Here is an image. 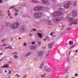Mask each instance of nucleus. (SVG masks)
I'll list each match as a JSON object with an SVG mask.
<instances>
[{
  "label": "nucleus",
  "instance_id": "obj_1",
  "mask_svg": "<svg viewBox=\"0 0 78 78\" xmlns=\"http://www.w3.org/2000/svg\"><path fill=\"white\" fill-rule=\"evenodd\" d=\"M58 9L60 11L54 12L52 14L53 17H56L62 16V15L63 13L65 12L64 9L62 8H59Z\"/></svg>",
  "mask_w": 78,
  "mask_h": 78
},
{
  "label": "nucleus",
  "instance_id": "obj_2",
  "mask_svg": "<svg viewBox=\"0 0 78 78\" xmlns=\"http://www.w3.org/2000/svg\"><path fill=\"white\" fill-rule=\"evenodd\" d=\"M20 26V24L18 22H15L14 23L11 24L10 27L13 29H15L17 28Z\"/></svg>",
  "mask_w": 78,
  "mask_h": 78
},
{
  "label": "nucleus",
  "instance_id": "obj_3",
  "mask_svg": "<svg viewBox=\"0 0 78 78\" xmlns=\"http://www.w3.org/2000/svg\"><path fill=\"white\" fill-rule=\"evenodd\" d=\"M42 16V13L41 12H36L34 14V17L36 18H40Z\"/></svg>",
  "mask_w": 78,
  "mask_h": 78
},
{
  "label": "nucleus",
  "instance_id": "obj_4",
  "mask_svg": "<svg viewBox=\"0 0 78 78\" xmlns=\"http://www.w3.org/2000/svg\"><path fill=\"white\" fill-rule=\"evenodd\" d=\"M43 9V7L41 6H36L34 7L33 9L35 11H39Z\"/></svg>",
  "mask_w": 78,
  "mask_h": 78
},
{
  "label": "nucleus",
  "instance_id": "obj_5",
  "mask_svg": "<svg viewBox=\"0 0 78 78\" xmlns=\"http://www.w3.org/2000/svg\"><path fill=\"white\" fill-rule=\"evenodd\" d=\"M74 19L72 17L69 18L68 22L69 24V26H71L74 23Z\"/></svg>",
  "mask_w": 78,
  "mask_h": 78
},
{
  "label": "nucleus",
  "instance_id": "obj_6",
  "mask_svg": "<svg viewBox=\"0 0 78 78\" xmlns=\"http://www.w3.org/2000/svg\"><path fill=\"white\" fill-rule=\"evenodd\" d=\"M72 5V2L70 1H68L67 3L64 5V7L65 8H69L70 6Z\"/></svg>",
  "mask_w": 78,
  "mask_h": 78
},
{
  "label": "nucleus",
  "instance_id": "obj_7",
  "mask_svg": "<svg viewBox=\"0 0 78 78\" xmlns=\"http://www.w3.org/2000/svg\"><path fill=\"white\" fill-rule=\"evenodd\" d=\"M44 69L45 71L49 72H53V70H52V69L47 66H45L44 67Z\"/></svg>",
  "mask_w": 78,
  "mask_h": 78
},
{
  "label": "nucleus",
  "instance_id": "obj_8",
  "mask_svg": "<svg viewBox=\"0 0 78 78\" xmlns=\"http://www.w3.org/2000/svg\"><path fill=\"white\" fill-rule=\"evenodd\" d=\"M72 16L73 17H75L77 16V13L76 11L73 10L72 12Z\"/></svg>",
  "mask_w": 78,
  "mask_h": 78
},
{
  "label": "nucleus",
  "instance_id": "obj_9",
  "mask_svg": "<svg viewBox=\"0 0 78 78\" xmlns=\"http://www.w3.org/2000/svg\"><path fill=\"white\" fill-rule=\"evenodd\" d=\"M44 23L51 26H52L53 25V23L50 20H46V21H45Z\"/></svg>",
  "mask_w": 78,
  "mask_h": 78
},
{
  "label": "nucleus",
  "instance_id": "obj_10",
  "mask_svg": "<svg viewBox=\"0 0 78 78\" xmlns=\"http://www.w3.org/2000/svg\"><path fill=\"white\" fill-rule=\"evenodd\" d=\"M42 2L45 5H48L49 4V2L48 0H42Z\"/></svg>",
  "mask_w": 78,
  "mask_h": 78
},
{
  "label": "nucleus",
  "instance_id": "obj_11",
  "mask_svg": "<svg viewBox=\"0 0 78 78\" xmlns=\"http://www.w3.org/2000/svg\"><path fill=\"white\" fill-rule=\"evenodd\" d=\"M59 20L58 17L55 18L53 20V22L55 23H57L59 22Z\"/></svg>",
  "mask_w": 78,
  "mask_h": 78
},
{
  "label": "nucleus",
  "instance_id": "obj_12",
  "mask_svg": "<svg viewBox=\"0 0 78 78\" xmlns=\"http://www.w3.org/2000/svg\"><path fill=\"white\" fill-rule=\"evenodd\" d=\"M19 30L21 31H24L25 30V27L24 26H22L19 28Z\"/></svg>",
  "mask_w": 78,
  "mask_h": 78
},
{
  "label": "nucleus",
  "instance_id": "obj_13",
  "mask_svg": "<svg viewBox=\"0 0 78 78\" xmlns=\"http://www.w3.org/2000/svg\"><path fill=\"white\" fill-rule=\"evenodd\" d=\"M43 52L41 51H39L38 53V55L39 56H42L43 55Z\"/></svg>",
  "mask_w": 78,
  "mask_h": 78
},
{
  "label": "nucleus",
  "instance_id": "obj_14",
  "mask_svg": "<svg viewBox=\"0 0 78 78\" xmlns=\"http://www.w3.org/2000/svg\"><path fill=\"white\" fill-rule=\"evenodd\" d=\"M9 65H5L4 66H2L1 68H9Z\"/></svg>",
  "mask_w": 78,
  "mask_h": 78
},
{
  "label": "nucleus",
  "instance_id": "obj_15",
  "mask_svg": "<svg viewBox=\"0 0 78 78\" xmlns=\"http://www.w3.org/2000/svg\"><path fill=\"white\" fill-rule=\"evenodd\" d=\"M58 18V20H60V21H62L64 19V18L63 17H60Z\"/></svg>",
  "mask_w": 78,
  "mask_h": 78
},
{
  "label": "nucleus",
  "instance_id": "obj_16",
  "mask_svg": "<svg viewBox=\"0 0 78 78\" xmlns=\"http://www.w3.org/2000/svg\"><path fill=\"white\" fill-rule=\"evenodd\" d=\"M48 47L50 48H51L53 46H52V43H51L50 44H49L48 45Z\"/></svg>",
  "mask_w": 78,
  "mask_h": 78
},
{
  "label": "nucleus",
  "instance_id": "obj_17",
  "mask_svg": "<svg viewBox=\"0 0 78 78\" xmlns=\"http://www.w3.org/2000/svg\"><path fill=\"white\" fill-rule=\"evenodd\" d=\"M31 55V53L29 52L27 53L25 55V57H27V56H30Z\"/></svg>",
  "mask_w": 78,
  "mask_h": 78
},
{
  "label": "nucleus",
  "instance_id": "obj_18",
  "mask_svg": "<svg viewBox=\"0 0 78 78\" xmlns=\"http://www.w3.org/2000/svg\"><path fill=\"white\" fill-rule=\"evenodd\" d=\"M32 2L34 3H38L39 1H36V0H32Z\"/></svg>",
  "mask_w": 78,
  "mask_h": 78
},
{
  "label": "nucleus",
  "instance_id": "obj_19",
  "mask_svg": "<svg viewBox=\"0 0 78 78\" xmlns=\"http://www.w3.org/2000/svg\"><path fill=\"white\" fill-rule=\"evenodd\" d=\"M38 35L39 36V37L40 38H42V34H40L39 33H38Z\"/></svg>",
  "mask_w": 78,
  "mask_h": 78
},
{
  "label": "nucleus",
  "instance_id": "obj_20",
  "mask_svg": "<svg viewBox=\"0 0 78 78\" xmlns=\"http://www.w3.org/2000/svg\"><path fill=\"white\" fill-rule=\"evenodd\" d=\"M44 64V62H43L41 63V65H40V69L42 68L43 67V65Z\"/></svg>",
  "mask_w": 78,
  "mask_h": 78
},
{
  "label": "nucleus",
  "instance_id": "obj_21",
  "mask_svg": "<svg viewBox=\"0 0 78 78\" xmlns=\"http://www.w3.org/2000/svg\"><path fill=\"white\" fill-rule=\"evenodd\" d=\"M50 53V51H48L47 52V53L45 55V56H46V57H47V56H48V55Z\"/></svg>",
  "mask_w": 78,
  "mask_h": 78
},
{
  "label": "nucleus",
  "instance_id": "obj_22",
  "mask_svg": "<svg viewBox=\"0 0 78 78\" xmlns=\"http://www.w3.org/2000/svg\"><path fill=\"white\" fill-rule=\"evenodd\" d=\"M76 45L75 44H73V45H72L70 48V49L73 48L75 47L76 46Z\"/></svg>",
  "mask_w": 78,
  "mask_h": 78
},
{
  "label": "nucleus",
  "instance_id": "obj_23",
  "mask_svg": "<svg viewBox=\"0 0 78 78\" xmlns=\"http://www.w3.org/2000/svg\"><path fill=\"white\" fill-rule=\"evenodd\" d=\"M69 44L72 45L73 43V42L71 41H69Z\"/></svg>",
  "mask_w": 78,
  "mask_h": 78
},
{
  "label": "nucleus",
  "instance_id": "obj_24",
  "mask_svg": "<svg viewBox=\"0 0 78 78\" xmlns=\"http://www.w3.org/2000/svg\"><path fill=\"white\" fill-rule=\"evenodd\" d=\"M30 48L32 50H34V46H30Z\"/></svg>",
  "mask_w": 78,
  "mask_h": 78
},
{
  "label": "nucleus",
  "instance_id": "obj_25",
  "mask_svg": "<svg viewBox=\"0 0 78 78\" xmlns=\"http://www.w3.org/2000/svg\"><path fill=\"white\" fill-rule=\"evenodd\" d=\"M45 74L41 75V77L42 78H44L45 77Z\"/></svg>",
  "mask_w": 78,
  "mask_h": 78
},
{
  "label": "nucleus",
  "instance_id": "obj_26",
  "mask_svg": "<svg viewBox=\"0 0 78 78\" xmlns=\"http://www.w3.org/2000/svg\"><path fill=\"white\" fill-rule=\"evenodd\" d=\"M76 20H76L75 21H74V22H75L74 23V25H76L78 23L77 21H76Z\"/></svg>",
  "mask_w": 78,
  "mask_h": 78
},
{
  "label": "nucleus",
  "instance_id": "obj_27",
  "mask_svg": "<svg viewBox=\"0 0 78 78\" xmlns=\"http://www.w3.org/2000/svg\"><path fill=\"white\" fill-rule=\"evenodd\" d=\"M33 46L34 48V50H35L37 48V45L35 44Z\"/></svg>",
  "mask_w": 78,
  "mask_h": 78
},
{
  "label": "nucleus",
  "instance_id": "obj_28",
  "mask_svg": "<svg viewBox=\"0 0 78 78\" xmlns=\"http://www.w3.org/2000/svg\"><path fill=\"white\" fill-rule=\"evenodd\" d=\"M14 11H17V12H19V10L18 9H17V8H15L14 9Z\"/></svg>",
  "mask_w": 78,
  "mask_h": 78
},
{
  "label": "nucleus",
  "instance_id": "obj_29",
  "mask_svg": "<svg viewBox=\"0 0 78 78\" xmlns=\"http://www.w3.org/2000/svg\"><path fill=\"white\" fill-rule=\"evenodd\" d=\"M74 6H76L77 5V2H74Z\"/></svg>",
  "mask_w": 78,
  "mask_h": 78
},
{
  "label": "nucleus",
  "instance_id": "obj_30",
  "mask_svg": "<svg viewBox=\"0 0 78 78\" xmlns=\"http://www.w3.org/2000/svg\"><path fill=\"white\" fill-rule=\"evenodd\" d=\"M6 39H2V43H4V41L6 40Z\"/></svg>",
  "mask_w": 78,
  "mask_h": 78
},
{
  "label": "nucleus",
  "instance_id": "obj_31",
  "mask_svg": "<svg viewBox=\"0 0 78 78\" xmlns=\"http://www.w3.org/2000/svg\"><path fill=\"white\" fill-rule=\"evenodd\" d=\"M46 40H48V41H50V38H49V37H46Z\"/></svg>",
  "mask_w": 78,
  "mask_h": 78
},
{
  "label": "nucleus",
  "instance_id": "obj_32",
  "mask_svg": "<svg viewBox=\"0 0 78 78\" xmlns=\"http://www.w3.org/2000/svg\"><path fill=\"white\" fill-rule=\"evenodd\" d=\"M14 58L15 59H17V58H18V56L17 55H15L14 56Z\"/></svg>",
  "mask_w": 78,
  "mask_h": 78
},
{
  "label": "nucleus",
  "instance_id": "obj_33",
  "mask_svg": "<svg viewBox=\"0 0 78 78\" xmlns=\"http://www.w3.org/2000/svg\"><path fill=\"white\" fill-rule=\"evenodd\" d=\"M54 32H51L50 34L52 36H54L55 37V36H54L53 35V34H54Z\"/></svg>",
  "mask_w": 78,
  "mask_h": 78
},
{
  "label": "nucleus",
  "instance_id": "obj_34",
  "mask_svg": "<svg viewBox=\"0 0 78 78\" xmlns=\"http://www.w3.org/2000/svg\"><path fill=\"white\" fill-rule=\"evenodd\" d=\"M15 15L16 16H17L18 15V13L17 12H16Z\"/></svg>",
  "mask_w": 78,
  "mask_h": 78
},
{
  "label": "nucleus",
  "instance_id": "obj_35",
  "mask_svg": "<svg viewBox=\"0 0 78 78\" xmlns=\"http://www.w3.org/2000/svg\"><path fill=\"white\" fill-rule=\"evenodd\" d=\"M9 23H5V25L6 26H8L9 25Z\"/></svg>",
  "mask_w": 78,
  "mask_h": 78
},
{
  "label": "nucleus",
  "instance_id": "obj_36",
  "mask_svg": "<svg viewBox=\"0 0 78 78\" xmlns=\"http://www.w3.org/2000/svg\"><path fill=\"white\" fill-rule=\"evenodd\" d=\"M26 6V4L25 3H24L22 5V7H25Z\"/></svg>",
  "mask_w": 78,
  "mask_h": 78
},
{
  "label": "nucleus",
  "instance_id": "obj_37",
  "mask_svg": "<svg viewBox=\"0 0 78 78\" xmlns=\"http://www.w3.org/2000/svg\"><path fill=\"white\" fill-rule=\"evenodd\" d=\"M27 43L25 42L24 44H23V45L24 46H27Z\"/></svg>",
  "mask_w": 78,
  "mask_h": 78
},
{
  "label": "nucleus",
  "instance_id": "obj_38",
  "mask_svg": "<svg viewBox=\"0 0 78 78\" xmlns=\"http://www.w3.org/2000/svg\"><path fill=\"white\" fill-rule=\"evenodd\" d=\"M14 55H18V53L17 52H14Z\"/></svg>",
  "mask_w": 78,
  "mask_h": 78
},
{
  "label": "nucleus",
  "instance_id": "obj_39",
  "mask_svg": "<svg viewBox=\"0 0 78 78\" xmlns=\"http://www.w3.org/2000/svg\"><path fill=\"white\" fill-rule=\"evenodd\" d=\"M22 17H23L26 18V16L25 15L23 14L22 15Z\"/></svg>",
  "mask_w": 78,
  "mask_h": 78
},
{
  "label": "nucleus",
  "instance_id": "obj_40",
  "mask_svg": "<svg viewBox=\"0 0 78 78\" xmlns=\"http://www.w3.org/2000/svg\"><path fill=\"white\" fill-rule=\"evenodd\" d=\"M15 7H16V6L15 5L13 6H12L11 7V9L14 8H15Z\"/></svg>",
  "mask_w": 78,
  "mask_h": 78
},
{
  "label": "nucleus",
  "instance_id": "obj_41",
  "mask_svg": "<svg viewBox=\"0 0 78 78\" xmlns=\"http://www.w3.org/2000/svg\"><path fill=\"white\" fill-rule=\"evenodd\" d=\"M9 48L12 49V46H9Z\"/></svg>",
  "mask_w": 78,
  "mask_h": 78
},
{
  "label": "nucleus",
  "instance_id": "obj_42",
  "mask_svg": "<svg viewBox=\"0 0 78 78\" xmlns=\"http://www.w3.org/2000/svg\"><path fill=\"white\" fill-rule=\"evenodd\" d=\"M33 30L34 31H37V29H33Z\"/></svg>",
  "mask_w": 78,
  "mask_h": 78
},
{
  "label": "nucleus",
  "instance_id": "obj_43",
  "mask_svg": "<svg viewBox=\"0 0 78 78\" xmlns=\"http://www.w3.org/2000/svg\"><path fill=\"white\" fill-rule=\"evenodd\" d=\"M6 46V44H3L2 46Z\"/></svg>",
  "mask_w": 78,
  "mask_h": 78
},
{
  "label": "nucleus",
  "instance_id": "obj_44",
  "mask_svg": "<svg viewBox=\"0 0 78 78\" xmlns=\"http://www.w3.org/2000/svg\"><path fill=\"white\" fill-rule=\"evenodd\" d=\"M59 26H60V27H62V26L63 25H62V24L61 23V24H60V25H59Z\"/></svg>",
  "mask_w": 78,
  "mask_h": 78
},
{
  "label": "nucleus",
  "instance_id": "obj_45",
  "mask_svg": "<svg viewBox=\"0 0 78 78\" xmlns=\"http://www.w3.org/2000/svg\"><path fill=\"white\" fill-rule=\"evenodd\" d=\"M71 28H70V27H69L67 29V30H70V29H71Z\"/></svg>",
  "mask_w": 78,
  "mask_h": 78
},
{
  "label": "nucleus",
  "instance_id": "obj_46",
  "mask_svg": "<svg viewBox=\"0 0 78 78\" xmlns=\"http://www.w3.org/2000/svg\"><path fill=\"white\" fill-rule=\"evenodd\" d=\"M27 74H26L25 76H23V78H25L26 77H27Z\"/></svg>",
  "mask_w": 78,
  "mask_h": 78
},
{
  "label": "nucleus",
  "instance_id": "obj_47",
  "mask_svg": "<svg viewBox=\"0 0 78 78\" xmlns=\"http://www.w3.org/2000/svg\"><path fill=\"white\" fill-rule=\"evenodd\" d=\"M75 76H78V74L77 73H75Z\"/></svg>",
  "mask_w": 78,
  "mask_h": 78
},
{
  "label": "nucleus",
  "instance_id": "obj_48",
  "mask_svg": "<svg viewBox=\"0 0 78 78\" xmlns=\"http://www.w3.org/2000/svg\"><path fill=\"white\" fill-rule=\"evenodd\" d=\"M38 44L39 45H40L41 44V42H38Z\"/></svg>",
  "mask_w": 78,
  "mask_h": 78
},
{
  "label": "nucleus",
  "instance_id": "obj_49",
  "mask_svg": "<svg viewBox=\"0 0 78 78\" xmlns=\"http://www.w3.org/2000/svg\"><path fill=\"white\" fill-rule=\"evenodd\" d=\"M3 2L2 0H0V3L2 4Z\"/></svg>",
  "mask_w": 78,
  "mask_h": 78
},
{
  "label": "nucleus",
  "instance_id": "obj_50",
  "mask_svg": "<svg viewBox=\"0 0 78 78\" xmlns=\"http://www.w3.org/2000/svg\"><path fill=\"white\" fill-rule=\"evenodd\" d=\"M69 75H68L67 76H66L65 77V78H68L69 77Z\"/></svg>",
  "mask_w": 78,
  "mask_h": 78
},
{
  "label": "nucleus",
  "instance_id": "obj_51",
  "mask_svg": "<svg viewBox=\"0 0 78 78\" xmlns=\"http://www.w3.org/2000/svg\"><path fill=\"white\" fill-rule=\"evenodd\" d=\"M8 48H9V46L7 47H5V49H8Z\"/></svg>",
  "mask_w": 78,
  "mask_h": 78
},
{
  "label": "nucleus",
  "instance_id": "obj_52",
  "mask_svg": "<svg viewBox=\"0 0 78 78\" xmlns=\"http://www.w3.org/2000/svg\"><path fill=\"white\" fill-rule=\"evenodd\" d=\"M11 15V13H8V16H10Z\"/></svg>",
  "mask_w": 78,
  "mask_h": 78
},
{
  "label": "nucleus",
  "instance_id": "obj_53",
  "mask_svg": "<svg viewBox=\"0 0 78 78\" xmlns=\"http://www.w3.org/2000/svg\"><path fill=\"white\" fill-rule=\"evenodd\" d=\"M11 73V71L10 70L9 72V74H10Z\"/></svg>",
  "mask_w": 78,
  "mask_h": 78
},
{
  "label": "nucleus",
  "instance_id": "obj_54",
  "mask_svg": "<svg viewBox=\"0 0 78 78\" xmlns=\"http://www.w3.org/2000/svg\"><path fill=\"white\" fill-rule=\"evenodd\" d=\"M3 55V53H0V55Z\"/></svg>",
  "mask_w": 78,
  "mask_h": 78
},
{
  "label": "nucleus",
  "instance_id": "obj_55",
  "mask_svg": "<svg viewBox=\"0 0 78 78\" xmlns=\"http://www.w3.org/2000/svg\"><path fill=\"white\" fill-rule=\"evenodd\" d=\"M2 15V12L0 11V16H1Z\"/></svg>",
  "mask_w": 78,
  "mask_h": 78
},
{
  "label": "nucleus",
  "instance_id": "obj_56",
  "mask_svg": "<svg viewBox=\"0 0 78 78\" xmlns=\"http://www.w3.org/2000/svg\"><path fill=\"white\" fill-rule=\"evenodd\" d=\"M35 42L34 41V42H32V44H35Z\"/></svg>",
  "mask_w": 78,
  "mask_h": 78
},
{
  "label": "nucleus",
  "instance_id": "obj_57",
  "mask_svg": "<svg viewBox=\"0 0 78 78\" xmlns=\"http://www.w3.org/2000/svg\"><path fill=\"white\" fill-rule=\"evenodd\" d=\"M7 12L8 13H10V10H8V11H7Z\"/></svg>",
  "mask_w": 78,
  "mask_h": 78
},
{
  "label": "nucleus",
  "instance_id": "obj_58",
  "mask_svg": "<svg viewBox=\"0 0 78 78\" xmlns=\"http://www.w3.org/2000/svg\"><path fill=\"white\" fill-rule=\"evenodd\" d=\"M9 18H11V19H12V16H10L9 17Z\"/></svg>",
  "mask_w": 78,
  "mask_h": 78
},
{
  "label": "nucleus",
  "instance_id": "obj_59",
  "mask_svg": "<svg viewBox=\"0 0 78 78\" xmlns=\"http://www.w3.org/2000/svg\"><path fill=\"white\" fill-rule=\"evenodd\" d=\"M71 51H70V52H69V55H70V53H71Z\"/></svg>",
  "mask_w": 78,
  "mask_h": 78
},
{
  "label": "nucleus",
  "instance_id": "obj_60",
  "mask_svg": "<svg viewBox=\"0 0 78 78\" xmlns=\"http://www.w3.org/2000/svg\"><path fill=\"white\" fill-rule=\"evenodd\" d=\"M33 35V34H30V36L31 37V36H32Z\"/></svg>",
  "mask_w": 78,
  "mask_h": 78
},
{
  "label": "nucleus",
  "instance_id": "obj_61",
  "mask_svg": "<svg viewBox=\"0 0 78 78\" xmlns=\"http://www.w3.org/2000/svg\"><path fill=\"white\" fill-rule=\"evenodd\" d=\"M20 77V75H19L18 76H17V77Z\"/></svg>",
  "mask_w": 78,
  "mask_h": 78
},
{
  "label": "nucleus",
  "instance_id": "obj_62",
  "mask_svg": "<svg viewBox=\"0 0 78 78\" xmlns=\"http://www.w3.org/2000/svg\"><path fill=\"white\" fill-rule=\"evenodd\" d=\"M11 55H14V53H11Z\"/></svg>",
  "mask_w": 78,
  "mask_h": 78
},
{
  "label": "nucleus",
  "instance_id": "obj_63",
  "mask_svg": "<svg viewBox=\"0 0 78 78\" xmlns=\"http://www.w3.org/2000/svg\"><path fill=\"white\" fill-rule=\"evenodd\" d=\"M10 78V77L9 76V77H5V78Z\"/></svg>",
  "mask_w": 78,
  "mask_h": 78
},
{
  "label": "nucleus",
  "instance_id": "obj_64",
  "mask_svg": "<svg viewBox=\"0 0 78 78\" xmlns=\"http://www.w3.org/2000/svg\"><path fill=\"white\" fill-rule=\"evenodd\" d=\"M44 41H46V39H44Z\"/></svg>",
  "mask_w": 78,
  "mask_h": 78
}]
</instances>
